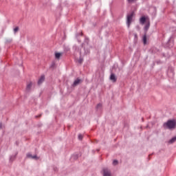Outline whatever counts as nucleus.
I'll list each match as a JSON object with an SVG mask.
<instances>
[{
	"mask_svg": "<svg viewBox=\"0 0 176 176\" xmlns=\"http://www.w3.org/2000/svg\"><path fill=\"white\" fill-rule=\"evenodd\" d=\"M110 80L114 83L116 82L117 81V78L116 76V75L113 73H111V76H110Z\"/></svg>",
	"mask_w": 176,
	"mask_h": 176,
	"instance_id": "423d86ee",
	"label": "nucleus"
},
{
	"mask_svg": "<svg viewBox=\"0 0 176 176\" xmlns=\"http://www.w3.org/2000/svg\"><path fill=\"white\" fill-rule=\"evenodd\" d=\"M73 50L76 52H79V49L78 47H77V45H74L73 46Z\"/></svg>",
	"mask_w": 176,
	"mask_h": 176,
	"instance_id": "dca6fc26",
	"label": "nucleus"
},
{
	"mask_svg": "<svg viewBox=\"0 0 176 176\" xmlns=\"http://www.w3.org/2000/svg\"><path fill=\"white\" fill-rule=\"evenodd\" d=\"M63 56V52H56L55 53V58L56 59L58 60L60 59V57Z\"/></svg>",
	"mask_w": 176,
	"mask_h": 176,
	"instance_id": "9b49d317",
	"label": "nucleus"
},
{
	"mask_svg": "<svg viewBox=\"0 0 176 176\" xmlns=\"http://www.w3.org/2000/svg\"><path fill=\"white\" fill-rule=\"evenodd\" d=\"M135 39H138V34L136 33L134 34Z\"/></svg>",
	"mask_w": 176,
	"mask_h": 176,
	"instance_id": "c756f323",
	"label": "nucleus"
},
{
	"mask_svg": "<svg viewBox=\"0 0 176 176\" xmlns=\"http://www.w3.org/2000/svg\"><path fill=\"white\" fill-rule=\"evenodd\" d=\"M82 61H83L82 58L80 57L79 60H78V63L79 64H82Z\"/></svg>",
	"mask_w": 176,
	"mask_h": 176,
	"instance_id": "393cba45",
	"label": "nucleus"
},
{
	"mask_svg": "<svg viewBox=\"0 0 176 176\" xmlns=\"http://www.w3.org/2000/svg\"><path fill=\"white\" fill-rule=\"evenodd\" d=\"M164 129L174 130L176 128V121L175 120H168L167 122H164L163 124Z\"/></svg>",
	"mask_w": 176,
	"mask_h": 176,
	"instance_id": "f257e3e1",
	"label": "nucleus"
},
{
	"mask_svg": "<svg viewBox=\"0 0 176 176\" xmlns=\"http://www.w3.org/2000/svg\"><path fill=\"white\" fill-rule=\"evenodd\" d=\"M82 79H80L79 78H77L74 80V83L72 85V87H77L78 85H80V84L82 83Z\"/></svg>",
	"mask_w": 176,
	"mask_h": 176,
	"instance_id": "20e7f679",
	"label": "nucleus"
},
{
	"mask_svg": "<svg viewBox=\"0 0 176 176\" xmlns=\"http://www.w3.org/2000/svg\"><path fill=\"white\" fill-rule=\"evenodd\" d=\"M16 145L19 146V144L17 143V142H16Z\"/></svg>",
	"mask_w": 176,
	"mask_h": 176,
	"instance_id": "f704fd0d",
	"label": "nucleus"
},
{
	"mask_svg": "<svg viewBox=\"0 0 176 176\" xmlns=\"http://www.w3.org/2000/svg\"><path fill=\"white\" fill-rule=\"evenodd\" d=\"M72 158L74 160H76L78 158V154L73 155L72 156Z\"/></svg>",
	"mask_w": 176,
	"mask_h": 176,
	"instance_id": "f3484780",
	"label": "nucleus"
},
{
	"mask_svg": "<svg viewBox=\"0 0 176 176\" xmlns=\"http://www.w3.org/2000/svg\"><path fill=\"white\" fill-rule=\"evenodd\" d=\"M134 0H128V2H133Z\"/></svg>",
	"mask_w": 176,
	"mask_h": 176,
	"instance_id": "7c9ffc66",
	"label": "nucleus"
},
{
	"mask_svg": "<svg viewBox=\"0 0 176 176\" xmlns=\"http://www.w3.org/2000/svg\"><path fill=\"white\" fill-rule=\"evenodd\" d=\"M149 28H150V22H148V23L146 24L145 27H144V32H145V34L147 33V32H148Z\"/></svg>",
	"mask_w": 176,
	"mask_h": 176,
	"instance_id": "f8f14e48",
	"label": "nucleus"
},
{
	"mask_svg": "<svg viewBox=\"0 0 176 176\" xmlns=\"http://www.w3.org/2000/svg\"><path fill=\"white\" fill-rule=\"evenodd\" d=\"M167 47L168 48H171L173 47L174 45V43H173V39L172 37L170 38V39L168 40V41L167 42V44H166Z\"/></svg>",
	"mask_w": 176,
	"mask_h": 176,
	"instance_id": "39448f33",
	"label": "nucleus"
},
{
	"mask_svg": "<svg viewBox=\"0 0 176 176\" xmlns=\"http://www.w3.org/2000/svg\"><path fill=\"white\" fill-rule=\"evenodd\" d=\"M80 55L81 56V51H80Z\"/></svg>",
	"mask_w": 176,
	"mask_h": 176,
	"instance_id": "473e14b6",
	"label": "nucleus"
},
{
	"mask_svg": "<svg viewBox=\"0 0 176 176\" xmlns=\"http://www.w3.org/2000/svg\"><path fill=\"white\" fill-rule=\"evenodd\" d=\"M32 86V82H30L29 83L27 84V86H26V91L28 92L30 91V89Z\"/></svg>",
	"mask_w": 176,
	"mask_h": 176,
	"instance_id": "9d476101",
	"label": "nucleus"
},
{
	"mask_svg": "<svg viewBox=\"0 0 176 176\" xmlns=\"http://www.w3.org/2000/svg\"><path fill=\"white\" fill-rule=\"evenodd\" d=\"M143 43L144 45H146L147 43V38H146V34L145 33L144 36H143Z\"/></svg>",
	"mask_w": 176,
	"mask_h": 176,
	"instance_id": "2eb2a0df",
	"label": "nucleus"
},
{
	"mask_svg": "<svg viewBox=\"0 0 176 176\" xmlns=\"http://www.w3.org/2000/svg\"><path fill=\"white\" fill-rule=\"evenodd\" d=\"M82 138H83V136H82V134H79V135H78V140H79L81 141V140H82Z\"/></svg>",
	"mask_w": 176,
	"mask_h": 176,
	"instance_id": "a878e982",
	"label": "nucleus"
},
{
	"mask_svg": "<svg viewBox=\"0 0 176 176\" xmlns=\"http://www.w3.org/2000/svg\"><path fill=\"white\" fill-rule=\"evenodd\" d=\"M118 161L117 160H114L113 161V166H116V165H118Z\"/></svg>",
	"mask_w": 176,
	"mask_h": 176,
	"instance_id": "4be33fe9",
	"label": "nucleus"
},
{
	"mask_svg": "<svg viewBox=\"0 0 176 176\" xmlns=\"http://www.w3.org/2000/svg\"><path fill=\"white\" fill-rule=\"evenodd\" d=\"M42 116V114H39V115H37V116H35V118H41Z\"/></svg>",
	"mask_w": 176,
	"mask_h": 176,
	"instance_id": "c85d7f7f",
	"label": "nucleus"
},
{
	"mask_svg": "<svg viewBox=\"0 0 176 176\" xmlns=\"http://www.w3.org/2000/svg\"><path fill=\"white\" fill-rule=\"evenodd\" d=\"M151 155H152V154L149 155H148V157H151Z\"/></svg>",
	"mask_w": 176,
	"mask_h": 176,
	"instance_id": "72a5a7b5",
	"label": "nucleus"
},
{
	"mask_svg": "<svg viewBox=\"0 0 176 176\" xmlns=\"http://www.w3.org/2000/svg\"><path fill=\"white\" fill-rule=\"evenodd\" d=\"M1 128L2 129V125L1 126Z\"/></svg>",
	"mask_w": 176,
	"mask_h": 176,
	"instance_id": "58836bf2",
	"label": "nucleus"
},
{
	"mask_svg": "<svg viewBox=\"0 0 176 176\" xmlns=\"http://www.w3.org/2000/svg\"><path fill=\"white\" fill-rule=\"evenodd\" d=\"M175 142H176V136L172 138L169 141H168V144H173Z\"/></svg>",
	"mask_w": 176,
	"mask_h": 176,
	"instance_id": "ddd939ff",
	"label": "nucleus"
},
{
	"mask_svg": "<svg viewBox=\"0 0 176 176\" xmlns=\"http://www.w3.org/2000/svg\"><path fill=\"white\" fill-rule=\"evenodd\" d=\"M54 67H55V63L53 62V63H52V65H50V67L52 68V69H54Z\"/></svg>",
	"mask_w": 176,
	"mask_h": 176,
	"instance_id": "bb28decb",
	"label": "nucleus"
},
{
	"mask_svg": "<svg viewBox=\"0 0 176 176\" xmlns=\"http://www.w3.org/2000/svg\"><path fill=\"white\" fill-rule=\"evenodd\" d=\"M89 39L88 37H85V43H86L87 45H89Z\"/></svg>",
	"mask_w": 176,
	"mask_h": 176,
	"instance_id": "aec40b11",
	"label": "nucleus"
},
{
	"mask_svg": "<svg viewBox=\"0 0 176 176\" xmlns=\"http://www.w3.org/2000/svg\"><path fill=\"white\" fill-rule=\"evenodd\" d=\"M135 16L134 11H131L130 13L127 14L126 16V25L127 28H130L131 23L133 22V17Z\"/></svg>",
	"mask_w": 176,
	"mask_h": 176,
	"instance_id": "f03ea898",
	"label": "nucleus"
},
{
	"mask_svg": "<svg viewBox=\"0 0 176 176\" xmlns=\"http://www.w3.org/2000/svg\"><path fill=\"white\" fill-rule=\"evenodd\" d=\"M84 43H82V47H83Z\"/></svg>",
	"mask_w": 176,
	"mask_h": 176,
	"instance_id": "2f4dec72",
	"label": "nucleus"
},
{
	"mask_svg": "<svg viewBox=\"0 0 176 176\" xmlns=\"http://www.w3.org/2000/svg\"><path fill=\"white\" fill-rule=\"evenodd\" d=\"M146 21V19L144 16H142L140 19V23L141 25H144Z\"/></svg>",
	"mask_w": 176,
	"mask_h": 176,
	"instance_id": "1a4fd4ad",
	"label": "nucleus"
},
{
	"mask_svg": "<svg viewBox=\"0 0 176 176\" xmlns=\"http://www.w3.org/2000/svg\"><path fill=\"white\" fill-rule=\"evenodd\" d=\"M19 32V26H16L15 28H14V33L16 34Z\"/></svg>",
	"mask_w": 176,
	"mask_h": 176,
	"instance_id": "5701e85b",
	"label": "nucleus"
},
{
	"mask_svg": "<svg viewBox=\"0 0 176 176\" xmlns=\"http://www.w3.org/2000/svg\"><path fill=\"white\" fill-rule=\"evenodd\" d=\"M84 50H85V54H89V50H85V48H84Z\"/></svg>",
	"mask_w": 176,
	"mask_h": 176,
	"instance_id": "cd10ccee",
	"label": "nucleus"
},
{
	"mask_svg": "<svg viewBox=\"0 0 176 176\" xmlns=\"http://www.w3.org/2000/svg\"><path fill=\"white\" fill-rule=\"evenodd\" d=\"M69 50H70V49H69V47H67V46H65V47H64V52H65V53H67L68 52H69Z\"/></svg>",
	"mask_w": 176,
	"mask_h": 176,
	"instance_id": "a211bd4d",
	"label": "nucleus"
},
{
	"mask_svg": "<svg viewBox=\"0 0 176 176\" xmlns=\"http://www.w3.org/2000/svg\"><path fill=\"white\" fill-rule=\"evenodd\" d=\"M0 129H1V123H0Z\"/></svg>",
	"mask_w": 176,
	"mask_h": 176,
	"instance_id": "4c0bfd02",
	"label": "nucleus"
},
{
	"mask_svg": "<svg viewBox=\"0 0 176 176\" xmlns=\"http://www.w3.org/2000/svg\"><path fill=\"white\" fill-rule=\"evenodd\" d=\"M80 36H82V33L80 34Z\"/></svg>",
	"mask_w": 176,
	"mask_h": 176,
	"instance_id": "c9c22d12",
	"label": "nucleus"
},
{
	"mask_svg": "<svg viewBox=\"0 0 176 176\" xmlns=\"http://www.w3.org/2000/svg\"><path fill=\"white\" fill-rule=\"evenodd\" d=\"M26 157H27V158H31L32 159V155L30 153H28L26 154Z\"/></svg>",
	"mask_w": 176,
	"mask_h": 176,
	"instance_id": "412c9836",
	"label": "nucleus"
},
{
	"mask_svg": "<svg viewBox=\"0 0 176 176\" xmlns=\"http://www.w3.org/2000/svg\"><path fill=\"white\" fill-rule=\"evenodd\" d=\"M81 41L78 40V43H80Z\"/></svg>",
	"mask_w": 176,
	"mask_h": 176,
	"instance_id": "e433bc0d",
	"label": "nucleus"
},
{
	"mask_svg": "<svg viewBox=\"0 0 176 176\" xmlns=\"http://www.w3.org/2000/svg\"><path fill=\"white\" fill-rule=\"evenodd\" d=\"M102 175L103 176H111V170L108 168H103Z\"/></svg>",
	"mask_w": 176,
	"mask_h": 176,
	"instance_id": "7ed1b4c3",
	"label": "nucleus"
},
{
	"mask_svg": "<svg viewBox=\"0 0 176 176\" xmlns=\"http://www.w3.org/2000/svg\"><path fill=\"white\" fill-rule=\"evenodd\" d=\"M102 108V104L101 103H98L96 106V109L97 110H99V109H101Z\"/></svg>",
	"mask_w": 176,
	"mask_h": 176,
	"instance_id": "6ab92c4d",
	"label": "nucleus"
},
{
	"mask_svg": "<svg viewBox=\"0 0 176 176\" xmlns=\"http://www.w3.org/2000/svg\"><path fill=\"white\" fill-rule=\"evenodd\" d=\"M13 42V39L12 38H6V44L9 45Z\"/></svg>",
	"mask_w": 176,
	"mask_h": 176,
	"instance_id": "4468645a",
	"label": "nucleus"
},
{
	"mask_svg": "<svg viewBox=\"0 0 176 176\" xmlns=\"http://www.w3.org/2000/svg\"><path fill=\"white\" fill-rule=\"evenodd\" d=\"M45 81V76L44 75H42L38 81V85H41L43 82Z\"/></svg>",
	"mask_w": 176,
	"mask_h": 176,
	"instance_id": "6e6552de",
	"label": "nucleus"
},
{
	"mask_svg": "<svg viewBox=\"0 0 176 176\" xmlns=\"http://www.w3.org/2000/svg\"><path fill=\"white\" fill-rule=\"evenodd\" d=\"M18 154L19 153L16 152L14 155H11L10 157V162H13L16 160V157H17Z\"/></svg>",
	"mask_w": 176,
	"mask_h": 176,
	"instance_id": "0eeeda50",
	"label": "nucleus"
},
{
	"mask_svg": "<svg viewBox=\"0 0 176 176\" xmlns=\"http://www.w3.org/2000/svg\"><path fill=\"white\" fill-rule=\"evenodd\" d=\"M32 159L37 160H38V157L36 156V155H34L32 156Z\"/></svg>",
	"mask_w": 176,
	"mask_h": 176,
	"instance_id": "b1692460",
	"label": "nucleus"
}]
</instances>
